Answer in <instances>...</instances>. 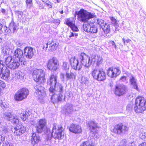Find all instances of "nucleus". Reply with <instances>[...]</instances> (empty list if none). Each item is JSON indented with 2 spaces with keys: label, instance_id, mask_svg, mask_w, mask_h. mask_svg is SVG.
Masks as SVG:
<instances>
[{
  "label": "nucleus",
  "instance_id": "nucleus-1",
  "mask_svg": "<svg viewBox=\"0 0 146 146\" xmlns=\"http://www.w3.org/2000/svg\"><path fill=\"white\" fill-rule=\"evenodd\" d=\"M146 101L145 98L141 96L137 97L135 101L134 109L137 113L142 112L146 109L145 106Z\"/></svg>",
  "mask_w": 146,
  "mask_h": 146
},
{
  "label": "nucleus",
  "instance_id": "nucleus-2",
  "mask_svg": "<svg viewBox=\"0 0 146 146\" xmlns=\"http://www.w3.org/2000/svg\"><path fill=\"white\" fill-rule=\"evenodd\" d=\"M57 88L60 93H58V92H56L55 90L54 92H53L54 93L52 95L51 100L53 103L62 101L65 99V96L63 95V87L60 84H58Z\"/></svg>",
  "mask_w": 146,
  "mask_h": 146
},
{
  "label": "nucleus",
  "instance_id": "nucleus-3",
  "mask_svg": "<svg viewBox=\"0 0 146 146\" xmlns=\"http://www.w3.org/2000/svg\"><path fill=\"white\" fill-rule=\"evenodd\" d=\"M75 14L78 15V20L84 23L87 22L89 19L92 18L93 16L90 13L83 9H81L78 12L76 11Z\"/></svg>",
  "mask_w": 146,
  "mask_h": 146
},
{
  "label": "nucleus",
  "instance_id": "nucleus-4",
  "mask_svg": "<svg viewBox=\"0 0 146 146\" xmlns=\"http://www.w3.org/2000/svg\"><path fill=\"white\" fill-rule=\"evenodd\" d=\"M45 74L42 69H37L33 71L32 76L34 80L38 83H44L45 81Z\"/></svg>",
  "mask_w": 146,
  "mask_h": 146
},
{
  "label": "nucleus",
  "instance_id": "nucleus-5",
  "mask_svg": "<svg viewBox=\"0 0 146 146\" xmlns=\"http://www.w3.org/2000/svg\"><path fill=\"white\" fill-rule=\"evenodd\" d=\"M62 127L61 126L58 127L56 128V124H54L51 133V136L55 139H61L64 137V132L62 129Z\"/></svg>",
  "mask_w": 146,
  "mask_h": 146
},
{
  "label": "nucleus",
  "instance_id": "nucleus-6",
  "mask_svg": "<svg viewBox=\"0 0 146 146\" xmlns=\"http://www.w3.org/2000/svg\"><path fill=\"white\" fill-rule=\"evenodd\" d=\"M29 93V91L26 88L20 89L15 93L14 99L17 101H22L27 98Z\"/></svg>",
  "mask_w": 146,
  "mask_h": 146
},
{
  "label": "nucleus",
  "instance_id": "nucleus-7",
  "mask_svg": "<svg viewBox=\"0 0 146 146\" xmlns=\"http://www.w3.org/2000/svg\"><path fill=\"white\" fill-rule=\"evenodd\" d=\"M81 64L84 66L88 67L93 63L92 61V56L89 57L84 53H82L79 56Z\"/></svg>",
  "mask_w": 146,
  "mask_h": 146
},
{
  "label": "nucleus",
  "instance_id": "nucleus-8",
  "mask_svg": "<svg viewBox=\"0 0 146 146\" xmlns=\"http://www.w3.org/2000/svg\"><path fill=\"white\" fill-rule=\"evenodd\" d=\"M47 68L51 71L56 70L58 68L59 64L58 60L54 58L49 60L46 63Z\"/></svg>",
  "mask_w": 146,
  "mask_h": 146
},
{
  "label": "nucleus",
  "instance_id": "nucleus-9",
  "mask_svg": "<svg viewBox=\"0 0 146 146\" xmlns=\"http://www.w3.org/2000/svg\"><path fill=\"white\" fill-rule=\"evenodd\" d=\"M57 76L54 74H51L47 80V84L50 86L49 90L50 92H54L55 88L58 84L57 79Z\"/></svg>",
  "mask_w": 146,
  "mask_h": 146
},
{
  "label": "nucleus",
  "instance_id": "nucleus-10",
  "mask_svg": "<svg viewBox=\"0 0 146 146\" xmlns=\"http://www.w3.org/2000/svg\"><path fill=\"white\" fill-rule=\"evenodd\" d=\"M58 43L55 40H52L48 42L44 45L43 49L45 51L48 50V51L52 52L55 51L58 48Z\"/></svg>",
  "mask_w": 146,
  "mask_h": 146
},
{
  "label": "nucleus",
  "instance_id": "nucleus-11",
  "mask_svg": "<svg viewBox=\"0 0 146 146\" xmlns=\"http://www.w3.org/2000/svg\"><path fill=\"white\" fill-rule=\"evenodd\" d=\"M35 92L39 99H42L46 96L45 88L40 84L36 85L34 87Z\"/></svg>",
  "mask_w": 146,
  "mask_h": 146
},
{
  "label": "nucleus",
  "instance_id": "nucleus-12",
  "mask_svg": "<svg viewBox=\"0 0 146 146\" xmlns=\"http://www.w3.org/2000/svg\"><path fill=\"white\" fill-rule=\"evenodd\" d=\"M3 117L5 119L11 121L14 124H18L19 122L18 116L15 114L12 115L9 112L4 113L3 114Z\"/></svg>",
  "mask_w": 146,
  "mask_h": 146
},
{
  "label": "nucleus",
  "instance_id": "nucleus-13",
  "mask_svg": "<svg viewBox=\"0 0 146 146\" xmlns=\"http://www.w3.org/2000/svg\"><path fill=\"white\" fill-rule=\"evenodd\" d=\"M13 57L15 60L21 62V65L25 64V62L23 58V52L21 49L17 48L15 50Z\"/></svg>",
  "mask_w": 146,
  "mask_h": 146
},
{
  "label": "nucleus",
  "instance_id": "nucleus-14",
  "mask_svg": "<svg viewBox=\"0 0 146 146\" xmlns=\"http://www.w3.org/2000/svg\"><path fill=\"white\" fill-rule=\"evenodd\" d=\"M128 129V128L122 124H119L115 125L112 130V131L117 134H121L125 133Z\"/></svg>",
  "mask_w": 146,
  "mask_h": 146
},
{
  "label": "nucleus",
  "instance_id": "nucleus-15",
  "mask_svg": "<svg viewBox=\"0 0 146 146\" xmlns=\"http://www.w3.org/2000/svg\"><path fill=\"white\" fill-rule=\"evenodd\" d=\"M120 73L121 71L118 68L110 67L107 70V75L111 78L117 77L120 74Z\"/></svg>",
  "mask_w": 146,
  "mask_h": 146
},
{
  "label": "nucleus",
  "instance_id": "nucleus-16",
  "mask_svg": "<svg viewBox=\"0 0 146 146\" xmlns=\"http://www.w3.org/2000/svg\"><path fill=\"white\" fill-rule=\"evenodd\" d=\"M127 90L126 86L123 85H117L115 87V94L117 96H121L125 94Z\"/></svg>",
  "mask_w": 146,
  "mask_h": 146
},
{
  "label": "nucleus",
  "instance_id": "nucleus-17",
  "mask_svg": "<svg viewBox=\"0 0 146 146\" xmlns=\"http://www.w3.org/2000/svg\"><path fill=\"white\" fill-rule=\"evenodd\" d=\"M69 62L72 68L75 70H80L82 68V65L79 63L78 60L75 56L72 57L69 59Z\"/></svg>",
  "mask_w": 146,
  "mask_h": 146
},
{
  "label": "nucleus",
  "instance_id": "nucleus-18",
  "mask_svg": "<svg viewBox=\"0 0 146 146\" xmlns=\"http://www.w3.org/2000/svg\"><path fill=\"white\" fill-rule=\"evenodd\" d=\"M9 70L5 66L0 70V78L4 80H6L9 76Z\"/></svg>",
  "mask_w": 146,
  "mask_h": 146
},
{
  "label": "nucleus",
  "instance_id": "nucleus-19",
  "mask_svg": "<svg viewBox=\"0 0 146 146\" xmlns=\"http://www.w3.org/2000/svg\"><path fill=\"white\" fill-rule=\"evenodd\" d=\"M24 55L27 58H31L34 55L33 48L31 47H26L24 49Z\"/></svg>",
  "mask_w": 146,
  "mask_h": 146
},
{
  "label": "nucleus",
  "instance_id": "nucleus-20",
  "mask_svg": "<svg viewBox=\"0 0 146 146\" xmlns=\"http://www.w3.org/2000/svg\"><path fill=\"white\" fill-rule=\"evenodd\" d=\"M46 121L45 119H40L36 126L37 131L38 133H41L43 131L44 127L46 126Z\"/></svg>",
  "mask_w": 146,
  "mask_h": 146
},
{
  "label": "nucleus",
  "instance_id": "nucleus-21",
  "mask_svg": "<svg viewBox=\"0 0 146 146\" xmlns=\"http://www.w3.org/2000/svg\"><path fill=\"white\" fill-rule=\"evenodd\" d=\"M69 130L71 132L76 134L80 133L82 132L81 127L78 125L74 124H72L70 125Z\"/></svg>",
  "mask_w": 146,
  "mask_h": 146
},
{
  "label": "nucleus",
  "instance_id": "nucleus-22",
  "mask_svg": "<svg viewBox=\"0 0 146 146\" xmlns=\"http://www.w3.org/2000/svg\"><path fill=\"white\" fill-rule=\"evenodd\" d=\"M14 130L15 135L17 136H20L25 132L26 129L25 127L21 125L15 127Z\"/></svg>",
  "mask_w": 146,
  "mask_h": 146
},
{
  "label": "nucleus",
  "instance_id": "nucleus-23",
  "mask_svg": "<svg viewBox=\"0 0 146 146\" xmlns=\"http://www.w3.org/2000/svg\"><path fill=\"white\" fill-rule=\"evenodd\" d=\"M17 27L16 25H15V23L13 22V19H12V21L11 22L9 25L8 29V28L6 27H4L5 31L6 33H9L12 30H13V33L15 32L16 30Z\"/></svg>",
  "mask_w": 146,
  "mask_h": 146
},
{
  "label": "nucleus",
  "instance_id": "nucleus-24",
  "mask_svg": "<svg viewBox=\"0 0 146 146\" xmlns=\"http://www.w3.org/2000/svg\"><path fill=\"white\" fill-rule=\"evenodd\" d=\"M20 64L21 65V63L19 61L15 59H13V60L10 63L8 67L11 69L14 70L18 68Z\"/></svg>",
  "mask_w": 146,
  "mask_h": 146
},
{
  "label": "nucleus",
  "instance_id": "nucleus-25",
  "mask_svg": "<svg viewBox=\"0 0 146 146\" xmlns=\"http://www.w3.org/2000/svg\"><path fill=\"white\" fill-rule=\"evenodd\" d=\"M24 76L25 74L24 73L21 71H19L15 73L13 78L16 80L21 82L23 81Z\"/></svg>",
  "mask_w": 146,
  "mask_h": 146
},
{
  "label": "nucleus",
  "instance_id": "nucleus-26",
  "mask_svg": "<svg viewBox=\"0 0 146 146\" xmlns=\"http://www.w3.org/2000/svg\"><path fill=\"white\" fill-rule=\"evenodd\" d=\"M73 110V106L70 104H66L64 109V111L66 114L72 113Z\"/></svg>",
  "mask_w": 146,
  "mask_h": 146
},
{
  "label": "nucleus",
  "instance_id": "nucleus-27",
  "mask_svg": "<svg viewBox=\"0 0 146 146\" xmlns=\"http://www.w3.org/2000/svg\"><path fill=\"white\" fill-rule=\"evenodd\" d=\"M40 141V137L38 133H33L32 135V143L33 145L37 144Z\"/></svg>",
  "mask_w": 146,
  "mask_h": 146
},
{
  "label": "nucleus",
  "instance_id": "nucleus-28",
  "mask_svg": "<svg viewBox=\"0 0 146 146\" xmlns=\"http://www.w3.org/2000/svg\"><path fill=\"white\" fill-rule=\"evenodd\" d=\"M92 61L93 62V63L96 62L97 65L99 66L102 63L103 59L102 57L100 56H92Z\"/></svg>",
  "mask_w": 146,
  "mask_h": 146
},
{
  "label": "nucleus",
  "instance_id": "nucleus-29",
  "mask_svg": "<svg viewBox=\"0 0 146 146\" xmlns=\"http://www.w3.org/2000/svg\"><path fill=\"white\" fill-rule=\"evenodd\" d=\"M90 129L91 131H94L97 128H99V127L97 125V123L94 121H92L88 123Z\"/></svg>",
  "mask_w": 146,
  "mask_h": 146
},
{
  "label": "nucleus",
  "instance_id": "nucleus-30",
  "mask_svg": "<svg viewBox=\"0 0 146 146\" xmlns=\"http://www.w3.org/2000/svg\"><path fill=\"white\" fill-rule=\"evenodd\" d=\"M106 79L105 73L102 71H100V73L98 74L96 80L99 81H102Z\"/></svg>",
  "mask_w": 146,
  "mask_h": 146
},
{
  "label": "nucleus",
  "instance_id": "nucleus-31",
  "mask_svg": "<svg viewBox=\"0 0 146 146\" xmlns=\"http://www.w3.org/2000/svg\"><path fill=\"white\" fill-rule=\"evenodd\" d=\"M30 115L29 111H25L20 114L21 119L23 121H25L28 118V117Z\"/></svg>",
  "mask_w": 146,
  "mask_h": 146
},
{
  "label": "nucleus",
  "instance_id": "nucleus-32",
  "mask_svg": "<svg viewBox=\"0 0 146 146\" xmlns=\"http://www.w3.org/2000/svg\"><path fill=\"white\" fill-rule=\"evenodd\" d=\"M66 24L70 27L75 24V21L72 18L67 19H66Z\"/></svg>",
  "mask_w": 146,
  "mask_h": 146
},
{
  "label": "nucleus",
  "instance_id": "nucleus-33",
  "mask_svg": "<svg viewBox=\"0 0 146 146\" xmlns=\"http://www.w3.org/2000/svg\"><path fill=\"white\" fill-rule=\"evenodd\" d=\"M65 77L67 80L69 79L74 80V79L76 78L75 75L72 73H69L68 72H66Z\"/></svg>",
  "mask_w": 146,
  "mask_h": 146
},
{
  "label": "nucleus",
  "instance_id": "nucleus-34",
  "mask_svg": "<svg viewBox=\"0 0 146 146\" xmlns=\"http://www.w3.org/2000/svg\"><path fill=\"white\" fill-rule=\"evenodd\" d=\"M129 82L133 86L134 88L137 90L138 87L136 84V80L134 77L132 76V77L130 78Z\"/></svg>",
  "mask_w": 146,
  "mask_h": 146
},
{
  "label": "nucleus",
  "instance_id": "nucleus-35",
  "mask_svg": "<svg viewBox=\"0 0 146 146\" xmlns=\"http://www.w3.org/2000/svg\"><path fill=\"white\" fill-rule=\"evenodd\" d=\"M106 33H109L110 31V25L108 24L105 23L104 26L102 28Z\"/></svg>",
  "mask_w": 146,
  "mask_h": 146
},
{
  "label": "nucleus",
  "instance_id": "nucleus-36",
  "mask_svg": "<svg viewBox=\"0 0 146 146\" xmlns=\"http://www.w3.org/2000/svg\"><path fill=\"white\" fill-rule=\"evenodd\" d=\"M80 83L82 84L87 85L89 83V79L86 77L82 76L81 79Z\"/></svg>",
  "mask_w": 146,
  "mask_h": 146
},
{
  "label": "nucleus",
  "instance_id": "nucleus-37",
  "mask_svg": "<svg viewBox=\"0 0 146 146\" xmlns=\"http://www.w3.org/2000/svg\"><path fill=\"white\" fill-rule=\"evenodd\" d=\"M42 1L44 3L45 5H46L48 9L52 8V3L50 2L48 0H42Z\"/></svg>",
  "mask_w": 146,
  "mask_h": 146
},
{
  "label": "nucleus",
  "instance_id": "nucleus-38",
  "mask_svg": "<svg viewBox=\"0 0 146 146\" xmlns=\"http://www.w3.org/2000/svg\"><path fill=\"white\" fill-rule=\"evenodd\" d=\"M100 70L96 69H94L92 72V75L94 79H96L100 73Z\"/></svg>",
  "mask_w": 146,
  "mask_h": 146
},
{
  "label": "nucleus",
  "instance_id": "nucleus-39",
  "mask_svg": "<svg viewBox=\"0 0 146 146\" xmlns=\"http://www.w3.org/2000/svg\"><path fill=\"white\" fill-rule=\"evenodd\" d=\"M13 60V59H12L11 56H8L7 58H5V63L8 67L9 66L10 63H11Z\"/></svg>",
  "mask_w": 146,
  "mask_h": 146
},
{
  "label": "nucleus",
  "instance_id": "nucleus-40",
  "mask_svg": "<svg viewBox=\"0 0 146 146\" xmlns=\"http://www.w3.org/2000/svg\"><path fill=\"white\" fill-rule=\"evenodd\" d=\"M91 26L88 24H84L83 25V28L84 31L87 32H90Z\"/></svg>",
  "mask_w": 146,
  "mask_h": 146
},
{
  "label": "nucleus",
  "instance_id": "nucleus-41",
  "mask_svg": "<svg viewBox=\"0 0 146 146\" xmlns=\"http://www.w3.org/2000/svg\"><path fill=\"white\" fill-rule=\"evenodd\" d=\"M2 125H1L0 127L1 128V131L2 132V135L5 134L8 131L9 129L8 127L7 126H2Z\"/></svg>",
  "mask_w": 146,
  "mask_h": 146
},
{
  "label": "nucleus",
  "instance_id": "nucleus-42",
  "mask_svg": "<svg viewBox=\"0 0 146 146\" xmlns=\"http://www.w3.org/2000/svg\"><path fill=\"white\" fill-rule=\"evenodd\" d=\"M69 65L68 62L66 61L63 62L62 68L63 70H67L69 69Z\"/></svg>",
  "mask_w": 146,
  "mask_h": 146
},
{
  "label": "nucleus",
  "instance_id": "nucleus-43",
  "mask_svg": "<svg viewBox=\"0 0 146 146\" xmlns=\"http://www.w3.org/2000/svg\"><path fill=\"white\" fill-rule=\"evenodd\" d=\"M15 14L17 15L19 19H22L23 18V13L21 11H15Z\"/></svg>",
  "mask_w": 146,
  "mask_h": 146
},
{
  "label": "nucleus",
  "instance_id": "nucleus-44",
  "mask_svg": "<svg viewBox=\"0 0 146 146\" xmlns=\"http://www.w3.org/2000/svg\"><path fill=\"white\" fill-rule=\"evenodd\" d=\"M90 33H97L98 31L97 27L94 25L91 26L90 28Z\"/></svg>",
  "mask_w": 146,
  "mask_h": 146
},
{
  "label": "nucleus",
  "instance_id": "nucleus-45",
  "mask_svg": "<svg viewBox=\"0 0 146 146\" xmlns=\"http://www.w3.org/2000/svg\"><path fill=\"white\" fill-rule=\"evenodd\" d=\"M110 19L112 23L113 24L115 27L118 26V25L117 23V21L113 17H111L110 18Z\"/></svg>",
  "mask_w": 146,
  "mask_h": 146
},
{
  "label": "nucleus",
  "instance_id": "nucleus-46",
  "mask_svg": "<svg viewBox=\"0 0 146 146\" xmlns=\"http://www.w3.org/2000/svg\"><path fill=\"white\" fill-rule=\"evenodd\" d=\"M97 21L98 24L100 25L101 28L104 26L105 23H105L104 20L102 19H98L97 20Z\"/></svg>",
  "mask_w": 146,
  "mask_h": 146
},
{
  "label": "nucleus",
  "instance_id": "nucleus-47",
  "mask_svg": "<svg viewBox=\"0 0 146 146\" xmlns=\"http://www.w3.org/2000/svg\"><path fill=\"white\" fill-rule=\"evenodd\" d=\"M139 137L142 139H144L146 138V133L142 132L140 134Z\"/></svg>",
  "mask_w": 146,
  "mask_h": 146
},
{
  "label": "nucleus",
  "instance_id": "nucleus-48",
  "mask_svg": "<svg viewBox=\"0 0 146 146\" xmlns=\"http://www.w3.org/2000/svg\"><path fill=\"white\" fill-rule=\"evenodd\" d=\"M51 136H48V138L46 139V144L48 145H51L52 143V141L51 140Z\"/></svg>",
  "mask_w": 146,
  "mask_h": 146
},
{
  "label": "nucleus",
  "instance_id": "nucleus-49",
  "mask_svg": "<svg viewBox=\"0 0 146 146\" xmlns=\"http://www.w3.org/2000/svg\"><path fill=\"white\" fill-rule=\"evenodd\" d=\"M32 0H27V7L29 8H30L32 5Z\"/></svg>",
  "mask_w": 146,
  "mask_h": 146
},
{
  "label": "nucleus",
  "instance_id": "nucleus-50",
  "mask_svg": "<svg viewBox=\"0 0 146 146\" xmlns=\"http://www.w3.org/2000/svg\"><path fill=\"white\" fill-rule=\"evenodd\" d=\"M5 87V85L4 83L3 82L0 80V95L1 94V88H3Z\"/></svg>",
  "mask_w": 146,
  "mask_h": 146
},
{
  "label": "nucleus",
  "instance_id": "nucleus-51",
  "mask_svg": "<svg viewBox=\"0 0 146 146\" xmlns=\"http://www.w3.org/2000/svg\"><path fill=\"white\" fill-rule=\"evenodd\" d=\"M1 106L3 109L5 110L8 107V105L7 103L4 102Z\"/></svg>",
  "mask_w": 146,
  "mask_h": 146
},
{
  "label": "nucleus",
  "instance_id": "nucleus-52",
  "mask_svg": "<svg viewBox=\"0 0 146 146\" xmlns=\"http://www.w3.org/2000/svg\"><path fill=\"white\" fill-rule=\"evenodd\" d=\"M70 27L71 28V29L74 31L78 32L79 31L78 29L77 26H75V24Z\"/></svg>",
  "mask_w": 146,
  "mask_h": 146
},
{
  "label": "nucleus",
  "instance_id": "nucleus-53",
  "mask_svg": "<svg viewBox=\"0 0 146 146\" xmlns=\"http://www.w3.org/2000/svg\"><path fill=\"white\" fill-rule=\"evenodd\" d=\"M10 50V48L8 47H7L5 49L4 51V52L6 54H9Z\"/></svg>",
  "mask_w": 146,
  "mask_h": 146
},
{
  "label": "nucleus",
  "instance_id": "nucleus-54",
  "mask_svg": "<svg viewBox=\"0 0 146 146\" xmlns=\"http://www.w3.org/2000/svg\"><path fill=\"white\" fill-rule=\"evenodd\" d=\"M80 146H91L90 143L87 141L84 142L82 144L80 145Z\"/></svg>",
  "mask_w": 146,
  "mask_h": 146
},
{
  "label": "nucleus",
  "instance_id": "nucleus-55",
  "mask_svg": "<svg viewBox=\"0 0 146 146\" xmlns=\"http://www.w3.org/2000/svg\"><path fill=\"white\" fill-rule=\"evenodd\" d=\"M109 42L110 44L112 45V47H113L115 49H116L117 48V46L115 43L113 41H111Z\"/></svg>",
  "mask_w": 146,
  "mask_h": 146
},
{
  "label": "nucleus",
  "instance_id": "nucleus-56",
  "mask_svg": "<svg viewBox=\"0 0 146 146\" xmlns=\"http://www.w3.org/2000/svg\"><path fill=\"white\" fill-rule=\"evenodd\" d=\"M91 131L90 136H91V139L94 138V136L95 134V131Z\"/></svg>",
  "mask_w": 146,
  "mask_h": 146
},
{
  "label": "nucleus",
  "instance_id": "nucleus-57",
  "mask_svg": "<svg viewBox=\"0 0 146 146\" xmlns=\"http://www.w3.org/2000/svg\"><path fill=\"white\" fill-rule=\"evenodd\" d=\"M132 104H128L127 107V109L128 110H130L132 109Z\"/></svg>",
  "mask_w": 146,
  "mask_h": 146
},
{
  "label": "nucleus",
  "instance_id": "nucleus-58",
  "mask_svg": "<svg viewBox=\"0 0 146 146\" xmlns=\"http://www.w3.org/2000/svg\"><path fill=\"white\" fill-rule=\"evenodd\" d=\"M5 65L3 64V62L0 60V70L5 66Z\"/></svg>",
  "mask_w": 146,
  "mask_h": 146
},
{
  "label": "nucleus",
  "instance_id": "nucleus-59",
  "mask_svg": "<svg viewBox=\"0 0 146 146\" xmlns=\"http://www.w3.org/2000/svg\"><path fill=\"white\" fill-rule=\"evenodd\" d=\"M65 75L63 73H61L60 75V78L62 81H64V77Z\"/></svg>",
  "mask_w": 146,
  "mask_h": 146
},
{
  "label": "nucleus",
  "instance_id": "nucleus-60",
  "mask_svg": "<svg viewBox=\"0 0 146 146\" xmlns=\"http://www.w3.org/2000/svg\"><path fill=\"white\" fill-rule=\"evenodd\" d=\"M126 80V77L125 76H122L120 78L119 80L121 82H125Z\"/></svg>",
  "mask_w": 146,
  "mask_h": 146
},
{
  "label": "nucleus",
  "instance_id": "nucleus-61",
  "mask_svg": "<svg viewBox=\"0 0 146 146\" xmlns=\"http://www.w3.org/2000/svg\"><path fill=\"white\" fill-rule=\"evenodd\" d=\"M1 146H12L10 145L9 143L8 142H6L5 143H3L2 144V145Z\"/></svg>",
  "mask_w": 146,
  "mask_h": 146
},
{
  "label": "nucleus",
  "instance_id": "nucleus-62",
  "mask_svg": "<svg viewBox=\"0 0 146 146\" xmlns=\"http://www.w3.org/2000/svg\"><path fill=\"white\" fill-rule=\"evenodd\" d=\"M99 136V135L98 133V132L97 131H95V136H94V139H95V138H98Z\"/></svg>",
  "mask_w": 146,
  "mask_h": 146
},
{
  "label": "nucleus",
  "instance_id": "nucleus-63",
  "mask_svg": "<svg viewBox=\"0 0 146 146\" xmlns=\"http://www.w3.org/2000/svg\"><path fill=\"white\" fill-rule=\"evenodd\" d=\"M74 36V34L73 33L71 32L70 33V34L69 35V37L70 38H71L72 37Z\"/></svg>",
  "mask_w": 146,
  "mask_h": 146
},
{
  "label": "nucleus",
  "instance_id": "nucleus-64",
  "mask_svg": "<svg viewBox=\"0 0 146 146\" xmlns=\"http://www.w3.org/2000/svg\"><path fill=\"white\" fill-rule=\"evenodd\" d=\"M138 146H146V143H143L139 144Z\"/></svg>",
  "mask_w": 146,
  "mask_h": 146
}]
</instances>
